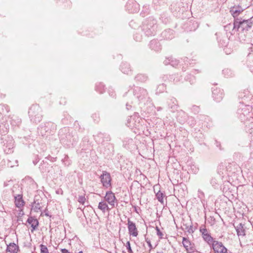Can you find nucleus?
I'll return each instance as SVG.
<instances>
[{"mask_svg": "<svg viewBox=\"0 0 253 253\" xmlns=\"http://www.w3.org/2000/svg\"><path fill=\"white\" fill-rule=\"evenodd\" d=\"M253 18H249L247 20L240 18H237L234 20L233 25L229 24L224 27L225 30L227 31L232 28V31L230 32L231 35L235 34L236 32H241L246 33L250 30L253 25Z\"/></svg>", "mask_w": 253, "mask_h": 253, "instance_id": "f257e3e1", "label": "nucleus"}, {"mask_svg": "<svg viewBox=\"0 0 253 253\" xmlns=\"http://www.w3.org/2000/svg\"><path fill=\"white\" fill-rule=\"evenodd\" d=\"M58 135L61 142L69 147L73 146L78 140V136L76 132L71 131L68 127L61 128Z\"/></svg>", "mask_w": 253, "mask_h": 253, "instance_id": "f03ea898", "label": "nucleus"}, {"mask_svg": "<svg viewBox=\"0 0 253 253\" xmlns=\"http://www.w3.org/2000/svg\"><path fill=\"white\" fill-rule=\"evenodd\" d=\"M157 28V20L153 17H149L143 23L142 30L147 36H154Z\"/></svg>", "mask_w": 253, "mask_h": 253, "instance_id": "7ed1b4c3", "label": "nucleus"}, {"mask_svg": "<svg viewBox=\"0 0 253 253\" xmlns=\"http://www.w3.org/2000/svg\"><path fill=\"white\" fill-rule=\"evenodd\" d=\"M28 114L30 120L33 123L38 124L42 119V111L38 104L31 106L29 109Z\"/></svg>", "mask_w": 253, "mask_h": 253, "instance_id": "20e7f679", "label": "nucleus"}, {"mask_svg": "<svg viewBox=\"0 0 253 253\" xmlns=\"http://www.w3.org/2000/svg\"><path fill=\"white\" fill-rule=\"evenodd\" d=\"M17 190H20L19 186L18 184L14 185L12 189V194L14 198V204L15 207L21 209L25 205V202L23 198L22 192L20 191L21 193H16Z\"/></svg>", "mask_w": 253, "mask_h": 253, "instance_id": "39448f33", "label": "nucleus"}, {"mask_svg": "<svg viewBox=\"0 0 253 253\" xmlns=\"http://www.w3.org/2000/svg\"><path fill=\"white\" fill-rule=\"evenodd\" d=\"M134 96L140 102H144L148 98L147 90L139 86H134L133 89Z\"/></svg>", "mask_w": 253, "mask_h": 253, "instance_id": "423d86ee", "label": "nucleus"}, {"mask_svg": "<svg viewBox=\"0 0 253 253\" xmlns=\"http://www.w3.org/2000/svg\"><path fill=\"white\" fill-rule=\"evenodd\" d=\"M3 139L2 142V149L4 152L6 154L12 153L13 152L14 141L11 136H7L5 138H1Z\"/></svg>", "mask_w": 253, "mask_h": 253, "instance_id": "0eeeda50", "label": "nucleus"}, {"mask_svg": "<svg viewBox=\"0 0 253 253\" xmlns=\"http://www.w3.org/2000/svg\"><path fill=\"white\" fill-rule=\"evenodd\" d=\"M251 107L250 106H246L242 108H239L238 110V114L239 118L243 121L245 122L249 120L250 118L252 117V114L250 112Z\"/></svg>", "mask_w": 253, "mask_h": 253, "instance_id": "6e6552de", "label": "nucleus"}, {"mask_svg": "<svg viewBox=\"0 0 253 253\" xmlns=\"http://www.w3.org/2000/svg\"><path fill=\"white\" fill-rule=\"evenodd\" d=\"M210 247L214 253H228L227 249L220 242L215 240Z\"/></svg>", "mask_w": 253, "mask_h": 253, "instance_id": "1a4fd4ad", "label": "nucleus"}, {"mask_svg": "<svg viewBox=\"0 0 253 253\" xmlns=\"http://www.w3.org/2000/svg\"><path fill=\"white\" fill-rule=\"evenodd\" d=\"M141 120V118L139 117L138 113H134L133 117H131L129 122H127V123L129 124L128 126L129 127L137 128V129H140L142 126V125L140 123V120Z\"/></svg>", "mask_w": 253, "mask_h": 253, "instance_id": "9d476101", "label": "nucleus"}, {"mask_svg": "<svg viewBox=\"0 0 253 253\" xmlns=\"http://www.w3.org/2000/svg\"><path fill=\"white\" fill-rule=\"evenodd\" d=\"M126 8L129 13H135L139 10V5L135 0H128Z\"/></svg>", "mask_w": 253, "mask_h": 253, "instance_id": "9b49d317", "label": "nucleus"}, {"mask_svg": "<svg viewBox=\"0 0 253 253\" xmlns=\"http://www.w3.org/2000/svg\"><path fill=\"white\" fill-rule=\"evenodd\" d=\"M99 178H100V181L103 186L105 188H109V189H112V179L111 177V175H100Z\"/></svg>", "mask_w": 253, "mask_h": 253, "instance_id": "f8f14e48", "label": "nucleus"}, {"mask_svg": "<svg viewBox=\"0 0 253 253\" xmlns=\"http://www.w3.org/2000/svg\"><path fill=\"white\" fill-rule=\"evenodd\" d=\"M212 97L216 102H220L223 99L224 96V92L223 90L217 87L212 88Z\"/></svg>", "mask_w": 253, "mask_h": 253, "instance_id": "ddd939ff", "label": "nucleus"}, {"mask_svg": "<svg viewBox=\"0 0 253 253\" xmlns=\"http://www.w3.org/2000/svg\"><path fill=\"white\" fill-rule=\"evenodd\" d=\"M127 221L128 234L130 236H132L133 237H137L138 234V231L137 230L135 223L131 221L129 218L127 219Z\"/></svg>", "mask_w": 253, "mask_h": 253, "instance_id": "4468645a", "label": "nucleus"}, {"mask_svg": "<svg viewBox=\"0 0 253 253\" xmlns=\"http://www.w3.org/2000/svg\"><path fill=\"white\" fill-rule=\"evenodd\" d=\"M225 170L227 171L226 173H230L231 174H236L242 172L239 165L234 163H228Z\"/></svg>", "mask_w": 253, "mask_h": 253, "instance_id": "2eb2a0df", "label": "nucleus"}, {"mask_svg": "<svg viewBox=\"0 0 253 253\" xmlns=\"http://www.w3.org/2000/svg\"><path fill=\"white\" fill-rule=\"evenodd\" d=\"M104 200L112 206V208L114 207L115 202H117V200L115 197V194L111 190L106 192Z\"/></svg>", "mask_w": 253, "mask_h": 253, "instance_id": "dca6fc26", "label": "nucleus"}, {"mask_svg": "<svg viewBox=\"0 0 253 253\" xmlns=\"http://www.w3.org/2000/svg\"><path fill=\"white\" fill-rule=\"evenodd\" d=\"M225 179V177L222 175H215L212 177L211 183L214 188H217Z\"/></svg>", "mask_w": 253, "mask_h": 253, "instance_id": "f3484780", "label": "nucleus"}, {"mask_svg": "<svg viewBox=\"0 0 253 253\" xmlns=\"http://www.w3.org/2000/svg\"><path fill=\"white\" fill-rule=\"evenodd\" d=\"M26 222L31 225V231L32 233H33L34 231H36L39 226L38 220L35 216H33L31 215L28 216Z\"/></svg>", "mask_w": 253, "mask_h": 253, "instance_id": "a211bd4d", "label": "nucleus"}, {"mask_svg": "<svg viewBox=\"0 0 253 253\" xmlns=\"http://www.w3.org/2000/svg\"><path fill=\"white\" fill-rule=\"evenodd\" d=\"M95 141L98 143H103L105 141H109L110 140V137L109 135L107 133H103L99 132L96 135H94Z\"/></svg>", "mask_w": 253, "mask_h": 253, "instance_id": "6ab92c4d", "label": "nucleus"}, {"mask_svg": "<svg viewBox=\"0 0 253 253\" xmlns=\"http://www.w3.org/2000/svg\"><path fill=\"white\" fill-rule=\"evenodd\" d=\"M42 125L48 135L52 134L56 129V125L51 122H46Z\"/></svg>", "mask_w": 253, "mask_h": 253, "instance_id": "aec40b11", "label": "nucleus"}, {"mask_svg": "<svg viewBox=\"0 0 253 253\" xmlns=\"http://www.w3.org/2000/svg\"><path fill=\"white\" fill-rule=\"evenodd\" d=\"M244 10V9L242 8V7L239 5L237 7L233 6L231 7L230 12L234 18V20H235L237 18H240V17H238V16Z\"/></svg>", "mask_w": 253, "mask_h": 253, "instance_id": "412c9836", "label": "nucleus"}, {"mask_svg": "<svg viewBox=\"0 0 253 253\" xmlns=\"http://www.w3.org/2000/svg\"><path fill=\"white\" fill-rule=\"evenodd\" d=\"M230 184H232L230 182V178L229 175H228L227 176H225V179L223 182V188L222 191L226 194L227 196H229V193L230 192L229 186Z\"/></svg>", "mask_w": 253, "mask_h": 253, "instance_id": "4be33fe9", "label": "nucleus"}, {"mask_svg": "<svg viewBox=\"0 0 253 253\" xmlns=\"http://www.w3.org/2000/svg\"><path fill=\"white\" fill-rule=\"evenodd\" d=\"M150 48L156 51H159L162 49V45L158 40H151L149 44Z\"/></svg>", "mask_w": 253, "mask_h": 253, "instance_id": "5701e85b", "label": "nucleus"}, {"mask_svg": "<svg viewBox=\"0 0 253 253\" xmlns=\"http://www.w3.org/2000/svg\"><path fill=\"white\" fill-rule=\"evenodd\" d=\"M5 251L10 253H18L20 252V249L17 244L14 243H10L7 245Z\"/></svg>", "mask_w": 253, "mask_h": 253, "instance_id": "b1692460", "label": "nucleus"}, {"mask_svg": "<svg viewBox=\"0 0 253 253\" xmlns=\"http://www.w3.org/2000/svg\"><path fill=\"white\" fill-rule=\"evenodd\" d=\"M161 36L164 40H171L174 37V31L170 29H167L161 33Z\"/></svg>", "mask_w": 253, "mask_h": 253, "instance_id": "393cba45", "label": "nucleus"}, {"mask_svg": "<svg viewBox=\"0 0 253 253\" xmlns=\"http://www.w3.org/2000/svg\"><path fill=\"white\" fill-rule=\"evenodd\" d=\"M168 104L171 110V111L174 112L178 108V102L176 98L171 97L169 98L168 100Z\"/></svg>", "mask_w": 253, "mask_h": 253, "instance_id": "a878e982", "label": "nucleus"}, {"mask_svg": "<svg viewBox=\"0 0 253 253\" xmlns=\"http://www.w3.org/2000/svg\"><path fill=\"white\" fill-rule=\"evenodd\" d=\"M179 63V61L172 56L166 58L164 61V64L165 65H170L172 67L177 66Z\"/></svg>", "mask_w": 253, "mask_h": 253, "instance_id": "bb28decb", "label": "nucleus"}, {"mask_svg": "<svg viewBox=\"0 0 253 253\" xmlns=\"http://www.w3.org/2000/svg\"><path fill=\"white\" fill-rule=\"evenodd\" d=\"M232 178H235L237 181L239 186H243L248 184V181L244 177V175H232Z\"/></svg>", "mask_w": 253, "mask_h": 253, "instance_id": "cd10ccee", "label": "nucleus"}, {"mask_svg": "<svg viewBox=\"0 0 253 253\" xmlns=\"http://www.w3.org/2000/svg\"><path fill=\"white\" fill-rule=\"evenodd\" d=\"M37 196L35 197L34 202L31 203L30 206L32 207L31 209L30 214L31 211L33 210L35 212H38L39 211H42V207L40 206L41 203L39 202V200L36 199Z\"/></svg>", "mask_w": 253, "mask_h": 253, "instance_id": "c85d7f7f", "label": "nucleus"}, {"mask_svg": "<svg viewBox=\"0 0 253 253\" xmlns=\"http://www.w3.org/2000/svg\"><path fill=\"white\" fill-rule=\"evenodd\" d=\"M121 71L124 74L129 75L132 73L130 65L127 62H122L120 66Z\"/></svg>", "mask_w": 253, "mask_h": 253, "instance_id": "c756f323", "label": "nucleus"}, {"mask_svg": "<svg viewBox=\"0 0 253 253\" xmlns=\"http://www.w3.org/2000/svg\"><path fill=\"white\" fill-rule=\"evenodd\" d=\"M169 179L170 180L173 185H178L181 184L182 182L181 181V176L177 175H168Z\"/></svg>", "mask_w": 253, "mask_h": 253, "instance_id": "7c9ffc66", "label": "nucleus"}, {"mask_svg": "<svg viewBox=\"0 0 253 253\" xmlns=\"http://www.w3.org/2000/svg\"><path fill=\"white\" fill-rule=\"evenodd\" d=\"M156 198L162 205H164V198L167 200V197L166 196L165 192L159 190L157 193H155Z\"/></svg>", "mask_w": 253, "mask_h": 253, "instance_id": "2f4dec72", "label": "nucleus"}, {"mask_svg": "<svg viewBox=\"0 0 253 253\" xmlns=\"http://www.w3.org/2000/svg\"><path fill=\"white\" fill-rule=\"evenodd\" d=\"M215 35L219 45L222 46H225L228 42L226 37L225 36L223 37L220 33H216Z\"/></svg>", "mask_w": 253, "mask_h": 253, "instance_id": "473e14b6", "label": "nucleus"}, {"mask_svg": "<svg viewBox=\"0 0 253 253\" xmlns=\"http://www.w3.org/2000/svg\"><path fill=\"white\" fill-rule=\"evenodd\" d=\"M9 129V125L7 121L0 122V134L3 135L6 133Z\"/></svg>", "mask_w": 253, "mask_h": 253, "instance_id": "72a5a7b5", "label": "nucleus"}, {"mask_svg": "<svg viewBox=\"0 0 253 253\" xmlns=\"http://www.w3.org/2000/svg\"><path fill=\"white\" fill-rule=\"evenodd\" d=\"M134 80L136 82L144 83L148 80V77L144 74H138L135 76Z\"/></svg>", "mask_w": 253, "mask_h": 253, "instance_id": "f704fd0d", "label": "nucleus"}, {"mask_svg": "<svg viewBox=\"0 0 253 253\" xmlns=\"http://www.w3.org/2000/svg\"><path fill=\"white\" fill-rule=\"evenodd\" d=\"M244 224L240 223L238 226L235 227L237 234L238 236H244L246 235V231L245 228H244Z\"/></svg>", "mask_w": 253, "mask_h": 253, "instance_id": "c9c22d12", "label": "nucleus"}, {"mask_svg": "<svg viewBox=\"0 0 253 253\" xmlns=\"http://www.w3.org/2000/svg\"><path fill=\"white\" fill-rule=\"evenodd\" d=\"M227 167H228V164L227 163H220L217 167V173L218 174L226 173L227 171L225 170V169H226Z\"/></svg>", "mask_w": 253, "mask_h": 253, "instance_id": "e433bc0d", "label": "nucleus"}, {"mask_svg": "<svg viewBox=\"0 0 253 253\" xmlns=\"http://www.w3.org/2000/svg\"><path fill=\"white\" fill-rule=\"evenodd\" d=\"M10 111V108L7 105L0 104V119L2 118V116Z\"/></svg>", "mask_w": 253, "mask_h": 253, "instance_id": "4c0bfd02", "label": "nucleus"}, {"mask_svg": "<svg viewBox=\"0 0 253 253\" xmlns=\"http://www.w3.org/2000/svg\"><path fill=\"white\" fill-rule=\"evenodd\" d=\"M202 238L203 240L210 246H211L212 243L215 241L213 237H211L210 233L206 234L203 236Z\"/></svg>", "mask_w": 253, "mask_h": 253, "instance_id": "58836bf2", "label": "nucleus"}, {"mask_svg": "<svg viewBox=\"0 0 253 253\" xmlns=\"http://www.w3.org/2000/svg\"><path fill=\"white\" fill-rule=\"evenodd\" d=\"M49 165H48V164L47 162H44V161H43L42 163L41 164L39 167L42 173L49 172Z\"/></svg>", "mask_w": 253, "mask_h": 253, "instance_id": "ea45409f", "label": "nucleus"}, {"mask_svg": "<svg viewBox=\"0 0 253 253\" xmlns=\"http://www.w3.org/2000/svg\"><path fill=\"white\" fill-rule=\"evenodd\" d=\"M181 229L183 231L186 230L187 232H188L189 233H193L195 230L196 229L195 227L194 229H193V225H190V226H188L187 224H185L184 223H183V226L181 227Z\"/></svg>", "mask_w": 253, "mask_h": 253, "instance_id": "a19ab883", "label": "nucleus"}, {"mask_svg": "<svg viewBox=\"0 0 253 253\" xmlns=\"http://www.w3.org/2000/svg\"><path fill=\"white\" fill-rule=\"evenodd\" d=\"M98 208L102 211V212H104L105 211V210H107L108 211H109L110 210V209L109 208L108 205L106 204V203L104 202V201H101L99 203Z\"/></svg>", "mask_w": 253, "mask_h": 253, "instance_id": "79ce46f5", "label": "nucleus"}, {"mask_svg": "<svg viewBox=\"0 0 253 253\" xmlns=\"http://www.w3.org/2000/svg\"><path fill=\"white\" fill-rule=\"evenodd\" d=\"M38 133L39 135H41L42 137L48 135L42 124L41 125L38 127Z\"/></svg>", "mask_w": 253, "mask_h": 253, "instance_id": "37998d69", "label": "nucleus"}, {"mask_svg": "<svg viewBox=\"0 0 253 253\" xmlns=\"http://www.w3.org/2000/svg\"><path fill=\"white\" fill-rule=\"evenodd\" d=\"M105 85L102 83H99L96 84L95 85V90L99 93L101 94L104 92Z\"/></svg>", "mask_w": 253, "mask_h": 253, "instance_id": "c03bdc74", "label": "nucleus"}, {"mask_svg": "<svg viewBox=\"0 0 253 253\" xmlns=\"http://www.w3.org/2000/svg\"><path fill=\"white\" fill-rule=\"evenodd\" d=\"M182 244L183 247L185 249L186 251H188V248L190 245H192V243L189 240L188 238L183 237L182 238Z\"/></svg>", "mask_w": 253, "mask_h": 253, "instance_id": "a18cd8bd", "label": "nucleus"}, {"mask_svg": "<svg viewBox=\"0 0 253 253\" xmlns=\"http://www.w3.org/2000/svg\"><path fill=\"white\" fill-rule=\"evenodd\" d=\"M149 12H150L149 5H144L142 7V9L140 13V15L142 17H145V16L147 15L149 13Z\"/></svg>", "mask_w": 253, "mask_h": 253, "instance_id": "49530a36", "label": "nucleus"}, {"mask_svg": "<svg viewBox=\"0 0 253 253\" xmlns=\"http://www.w3.org/2000/svg\"><path fill=\"white\" fill-rule=\"evenodd\" d=\"M8 120L12 126H18L21 123V120L19 118L13 119L12 118H9Z\"/></svg>", "mask_w": 253, "mask_h": 253, "instance_id": "de8ad7c7", "label": "nucleus"}, {"mask_svg": "<svg viewBox=\"0 0 253 253\" xmlns=\"http://www.w3.org/2000/svg\"><path fill=\"white\" fill-rule=\"evenodd\" d=\"M136 179H139V181L141 182H142L143 184H145V185L148 183V179L146 176V175H140V177L138 178V175H137L136 177Z\"/></svg>", "mask_w": 253, "mask_h": 253, "instance_id": "09e8293b", "label": "nucleus"}, {"mask_svg": "<svg viewBox=\"0 0 253 253\" xmlns=\"http://www.w3.org/2000/svg\"><path fill=\"white\" fill-rule=\"evenodd\" d=\"M177 191H178V194H177V197H176V196L175 195V197H176L178 199H179V198H183L185 195V191H184L183 189V188H181L180 187V186H177Z\"/></svg>", "mask_w": 253, "mask_h": 253, "instance_id": "8fccbe9b", "label": "nucleus"}, {"mask_svg": "<svg viewBox=\"0 0 253 253\" xmlns=\"http://www.w3.org/2000/svg\"><path fill=\"white\" fill-rule=\"evenodd\" d=\"M222 74L226 78L231 77L233 75V72L229 69H224L223 70Z\"/></svg>", "mask_w": 253, "mask_h": 253, "instance_id": "3c124183", "label": "nucleus"}, {"mask_svg": "<svg viewBox=\"0 0 253 253\" xmlns=\"http://www.w3.org/2000/svg\"><path fill=\"white\" fill-rule=\"evenodd\" d=\"M199 231L201 233L202 237L204 236L206 234L209 233L205 224H203L201 226L199 229Z\"/></svg>", "mask_w": 253, "mask_h": 253, "instance_id": "603ef678", "label": "nucleus"}, {"mask_svg": "<svg viewBox=\"0 0 253 253\" xmlns=\"http://www.w3.org/2000/svg\"><path fill=\"white\" fill-rule=\"evenodd\" d=\"M166 89V86L164 84H160L157 88V92L161 93L164 92Z\"/></svg>", "mask_w": 253, "mask_h": 253, "instance_id": "864d4df0", "label": "nucleus"}, {"mask_svg": "<svg viewBox=\"0 0 253 253\" xmlns=\"http://www.w3.org/2000/svg\"><path fill=\"white\" fill-rule=\"evenodd\" d=\"M85 194H84V195H79L78 199V202H79L82 205H84L85 201H86V198H85Z\"/></svg>", "mask_w": 253, "mask_h": 253, "instance_id": "5fc2aeb1", "label": "nucleus"}, {"mask_svg": "<svg viewBox=\"0 0 253 253\" xmlns=\"http://www.w3.org/2000/svg\"><path fill=\"white\" fill-rule=\"evenodd\" d=\"M62 161L65 166H69L71 164V161L69 159L68 155H65L64 158L62 159Z\"/></svg>", "mask_w": 253, "mask_h": 253, "instance_id": "6e6d98bb", "label": "nucleus"}, {"mask_svg": "<svg viewBox=\"0 0 253 253\" xmlns=\"http://www.w3.org/2000/svg\"><path fill=\"white\" fill-rule=\"evenodd\" d=\"M40 247L41 253H49L48 250L46 246L41 244L40 245Z\"/></svg>", "mask_w": 253, "mask_h": 253, "instance_id": "4d7b16f0", "label": "nucleus"}, {"mask_svg": "<svg viewBox=\"0 0 253 253\" xmlns=\"http://www.w3.org/2000/svg\"><path fill=\"white\" fill-rule=\"evenodd\" d=\"M180 176H181V181L182 182H186L189 179L190 177L188 176V175H179Z\"/></svg>", "mask_w": 253, "mask_h": 253, "instance_id": "13d9d810", "label": "nucleus"}, {"mask_svg": "<svg viewBox=\"0 0 253 253\" xmlns=\"http://www.w3.org/2000/svg\"><path fill=\"white\" fill-rule=\"evenodd\" d=\"M126 246L128 253H133V252L131 248L130 243L129 241H127L126 243Z\"/></svg>", "mask_w": 253, "mask_h": 253, "instance_id": "bf43d9fd", "label": "nucleus"}, {"mask_svg": "<svg viewBox=\"0 0 253 253\" xmlns=\"http://www.w3.org/2000/svg\"><path fill=\"white\" fill-rule=\"evenodd\" d=\"M145 240L146 242V243H147L148 246L150 248L149 252H150L151 250L153 249V247H152V245L151 243V241H150V240L148 238H147L146 237V235H145Z\"/></svg>", "mask_w": 253, "mask_h": 253, "instance_id": "052dcab7", "label": "nucleus"}, {"mask_svg": "<svg viewBox=\"0 0 253 253\" xmlns=\"http://www.w3.org/2000/svg\"><path fill=\"white\" fill-rule=\"evenodd\" d=\"M157 236L159 237V239H167V235H166L165 237H164V234L163 232L160 230L156 232Z\"/></svg>", "mask_w": 253, "mask_h": 253, "instance_id": "680f3d73", "label": "nucleus"}, {"mask_svg": "<svg viewBox=\"0 0 253 253\" xmlns=\"http://www.w3.org/2000/svg\"><path fill=\"white\" fill-rule=\"evenodd\" d=\"M170 79H173V82L175 84L179 81V78L177 75H171L170 76Z\"/></svg>", "mask_w": 253, "mask_h": 253, "instance_id": "e2e57ef3", "label": "nucleus"}, {"mask_svg": "<svg viewBox=\"0 0 253 253\" xmlns=\"http://www.w3.org/2000/svg\"><path fill=\"white\" fill-rule=\"evenodd\" d=\"M108 92L109 95L112 97H114L116 96V93L114 90L112 88H109L108 90Z\"/></svg>", "mask_w": 253, "mask_h": 253, "instance_id": "0e129e2a", "label": "nucleus"}, {"mask_svg": "<svg viewBox=\"0 0 253 253\" xmlns=\"http://www.w3.org/2000/svg\"><path fill=\"white\" fill-rule=\"evenodd\" d=\"M194 252H198V251L196 250L195 247H190V248H188V251H187V253H193ZM198 253H200L198 252Z\"/></svg>", "mask_w": 253, "mask_h": 253, "instance_id": "69168bd1", "label": "nucleus"}, {"mask_svg": "<svg viewBox=\"0 0 253 253\" xmlns=\"http://www.w3.org/2000/svg\"><path fill=\"white\" fill-rule=\"evenodd\" d=\"M92 118L94 120V121L98 122L99 119V114L97 113H94L92 114Z\"/></svg>", "mask_w": 253, "mask_h": 253, "instance_id": "338daca9", "label": "nucleus"}, {"mask_svg": "<svg viewBox=\"0 0 253 253\" xmlns=\"http://www.w3.org/2000/svg\"><path fill=\"white\" fill-rule=\"evenodd\" d=\"M132 103V102L131 101L130 102H126V109L127 110H129L132 108V106L131 105Z\"/></svg>", "mask_w": 253, "mask_h": 253, "instance_id": "774afa93", "label": "nucleus"}]
</instances>
